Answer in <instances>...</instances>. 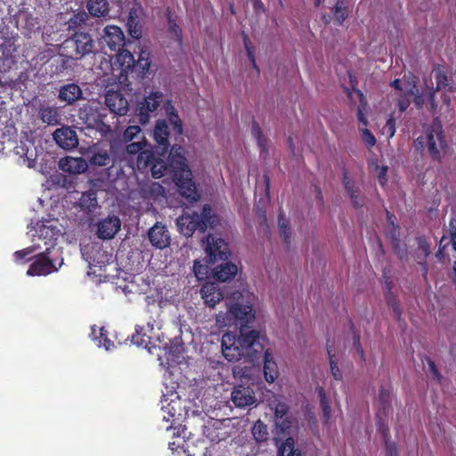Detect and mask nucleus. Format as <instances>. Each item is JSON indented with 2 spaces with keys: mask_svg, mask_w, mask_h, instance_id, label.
<instances>
[{
  "mask_svg": "<svg viewBox=\"0 0 456 456\" xmlns=\"http://www.w3.org/2000/svg\"><path fill=\"white\" fill-rule=\"evenodd\" d=\"M256 300L255 294L245 289L226 298V318L240 326L239 337L232 332H226L222 337V353L229 362H236L243 357L253 361L265 349L267 340L265 334L245 329L256 318L253 307Z\"/></svg>",
  "mask_w": 456,
  "mask_h": 456,
  "instance_id": "nucleus-1",
  "label": "nucleus"
},
{
  "mask_svg": "<svg viewBox=\"0 0 456 456\" xmlns=\"http://www.w3.org/2000/svg\"><path fill=\"white\" fill-rule=\"evenodd\" d=\"M32 245L13 253L14 261L23 264L33 260L27 275L45 276L57 272L63 265L61 247L57 240L63 234V227L56 219L37 221L28 226Z\"/></svg>",
  "mask_w": 456,
  "mask_h": 456,
  "instance_id": "nucleus-2",
  "label": "nucleus"
},
{
  "mask_svg": "<svg viewBox=\"0 0 456 456\" xmlns=\"http://www.w3.org/2000/svg\"><path fill=\"white\" fill-rule=\"evenodd\" d=\"M168 162L167 166L162 159L153 160L151 167L152 176L160 178L168 173H172L180 194L190 202L197 201L200 195L195 183L192 182L191 172L186 163L184 149L182 146L174 145L168 156Z\"/></svg>",
  "mask_w": 456,
  "mask_h": 456,
  "instance_id": "nucleus-3",
  "label": "nucleus"
},
{
  "mask_svg": "<svg viewBox=\"0 0 456 456\" xmlns=\"http://www.w3.org/2000/svg\"><path fill=\"white\" fill-rule=\"evenodd\" d=\"M162 327V321L159 319V314H157L156 317H151L147 322L146 326H136L135 333L132 336V342L138 346H143L149 353L154 354L153 350L159 349L163 352V354L158 353L159 360L165 357L169 362H174V354L168 344L166 341L164 334L160 331Z\"/></svg>",
  "mask_w": 456,
  "mask_h": 456,
  "instance_id": "nucleus-4",
  "label": "nucleus"
},
{
  "mask_svg": "<svg viewBox=\"0 0 456 456\" xmlns=\"http://www.w3.org/2000/svg\"><path fill=\"white\" fill-rule=\"evenodd\" d=\"M218 223V216L208 204L203 206L200 214L185 211L176 220L180 232L186 237H191L195 231L204 232L208 226L214 228Z\"/></svg>",
  "mask_w": 456,
  "mask_h": 456,
  "instance_id": "nucleus-5",
  "label": "nucleus"
},
{
  "mask_svg": "<svg viewBox=\"0 0 456 456\" xmlns=\"http://www.w3.org/2000/svg\"><path fill=\"white\" fill-rule=\"evenodd\" d=\"M414 146L418 151L427 149L433 159L440 160L446 147L442 126L438 122H434L424 135L415 140Z\"/></svg>",
  "mask_w": 456,
  "mask_h": 456,
  "instance_id": "nucleus-6",
  "label": "nucleus"
},
{
  "mask_svg": "<svg viewBox=\"0 0 456 456\" xmlns=\"http://www.w3.org/2000/svg\"><path fill=\"white\" fill-rule=\"evenodd\" d=\"M205 253L209 263L218 260H226L230 256V249L227 242L220 237L209 234L202 240Z\"/></svg>",
  "mask_w": 456,
  "mask_h": 456,
  "instance_id": "nucleus-7",
  "label": "nucleus"
},
{
  "mask_svg": "<svg viewBox=\"0 0 456 456\" xmlns=\"http://www.w3.org/2000/svg\"><path fill=\"white\" fill-rule=\"evenodd\" d=\"M64 46L74 51L77 58H82L93 52L94 42L88 33L77 32L64 42Z\"/></svg>",
  "mask_w": 456,
  "mask_h": 456,
  "instance_id": "nucleus-8",
  "label": "nucleus"
},
{
  "mask_svg": "<svg viewBox=\"0 0 456 456\" xmlns=\"http://www.w3.org/2000/svg\"><path fill=\"white\" fill-rule=\"evenodd\" d=\"M164 95L161 92H151L142 102H140L136 108V115L141 124H146L149 121L150 113L157 110L163 102Z\"/></svg>",
  "mask_w": 456,
  "mask_h": 456,
  "instance_id": "nucleus-9",
  "label": "nucleus"
},
{
  "mask_svg": "<svg viewBox=\"0 0 456 456\" xmlns=\"http://www.w3.org/2000/svg\"><path fill=\"white\" fill-rule=\"evenodd\" d=\"M96 235L102 240L113 239L121 228V220L116 215H109L96 224Z\"/></svg>",
  "mask_w": 456,
  "mask_h": 456,
  "instance_id": "nucleus-10",
  "label": "nucleus"
},
{
  "mask_svg": "<svg viewBox=\"0 0 456 456\" xmlns=\"http://www.w3.org/2000/svg\"><path fill=\"white\" fill-rule=\"evenodd\" d=\"M4 102L0 103V152L5 149V144L10 143L12 138L16 134V128L13 121L5 108L3 107Z\"/></svg>",
  "mask_w": 456,
  "mask_h": 456,
  "instance_id": "nucleus-11",
  "label": "nucleus"
},
{
  "mask_svg": "<svg viewBox=\"0 0 456 456\" xmlns=\"http://www.w3.org/2000/svg\"><path fill=\"white\" fill-rule=\"evenodd\" d=\"M16 156L19 157L20 165L26 166L29 168L34 167L37 158V150L33 142L26 139L20 142L13 149Z\"/></svg>",
  "mask_w": 456,
  "mask_h": 456,
  "instance_id": "nucleus-12",
  "label": "nucleus"
},
{
  "mask_svg": "<svg viewBox=\"0 0 456 456\" xmlns=\"http://www.w3.org/2000/svg\"><path fill=\"white\" fill-rule=\"evenodd\" d=\"M102 43L111 52L119 51L125 46V36L122 29L115 25L106 26L102 35Z\"/></svg>",
  "mask_w": 456,
  "mask_h": 456,
  "instance_id": "nucleus-13",
  "label": "nucleus"
},
{
  "mask_svg": "<svg viewBox=\"0 0 456 456\" xmlns=\"http://www.w3.org/2000/svg\"><path fill=\"white\" fill-rule=\"evenodd\" d=\"M170 396L171 397L168 398L166 395H164V398L161 401L163 420L167 422H171V425L169 427H167V429H169V428L172 427L173 423L175 420H179L180 417H182V408L179 396L175 395H171Z\"/></svg>",
  "mask_w": 456,
  "mask_h": 456,
  "instance_id": "nucleus-14",
  "label": "nucleus"
},
{
  "mask_svg": "<svg viewBox=\"0 0 456 456\" xmlns=\"http://www.w3.org/2000/svg\"><path fill=\"white\" fill-rule=\"evenodd\" d=\"M100 104L96 102H89L84 104L78 110V118L87 126H96L102 122L103 115L100 111Z\"/></svg>",
  "mask_w": 456,
  "mask_h": 456,
  "instance_id": "nucleus-15",
  "label": "nucleus"
},
{
  "mask_svg": "<svg viewBox=\"0 0 456 456\" xmlns=\"http://www.w3.org/2000/svg\"><path fill=\"white\" fill-rule=\"evenodd\" d=\"M233 404L238 408H245L256 404V398L252 388L245 386H237L231 394Z\"/></svg>",
  "mask_w": 456,
  "mask_h": 456,
  "instance_id": "nucleus-16",
  "label": "nucleus"
},
{
  "mask_svg": "<svg viewBox=\"0 0 456 456\" xmlns=\"http://www.w3.org/2000/svg\"><path fill=\"white\" fill-rule=\"evenodd\" d=\"M89 163L95 167H107L111 163L110 148L99 143L93 144L88 148Z\"/></svg>",
  "mask_w": 456,
  "mask_h": 456,
  "instance_id": "nucleus-17",
  "label": "nucleus"
},
{
  "mask_svg": "<svg viewBox=\"0 0 456 456\" xmlns=\"http://www.w3.org/2000/svg\"><path fill=\"white\" fill-rule=\"evenodd\" d=\"M269 405L274 410L275 426L280 428L281 432H287L291 428V421L288 417V405L279 401L276 397Z\"/></svg>",
  "mask_w": 456,
  "mask_h": 456,
  "instance_id": "nucleus-18",
  "label": "nucleus"
},
{
  "mask_svg": "<svg viewBox=\"0 0 456 456\" xmlns=\"http://www.w3.org/2000/svg\"><path fill=\"white\" fill-rule=\"evenodd\" d=\"M53 136L56 143L62 149L70 150L78 144L76 132L69 126L56 129Z\"/></svg>",
  "mask_w": 456,
  "mask_h": 456,
  "instance_id": "nucleus-19",
  "label": "nucleus"
},
{
  "mask_svg": "<svg viewBox=\"0 0 456 456\" xmlns=\"http://www.w3.org/2000/svg\"><path fill=\"white\" fill-rule=\"evenodd\" d=\"M148 237L151 245L157 248H165L170 243V235L166 225L159 223L150 229Z\"/></svg>",
  "mask_w": 456,
  "mask_h": 456,
  "instance_id": "nucleus-20",
  "label": "nucleus"
},
{
  "mask_svg": "<svg viewBox=\"0 0 456 456\" xmlns=\"http://www.w3.org/2000/svg\"><path fill=\"white\" fill-rule=\"evenodd\" d=\"M105 103L110 110L117 115H126L128 110V102L117 91H109L105 95Z\"/></svg>",
  "mask_w": 456,
  "mask_h": 456,
  "instance_id": "nucleus-21",
  "label": "nucleus"
},
{
  "mask_svg": "<svg viewBox=\"0 0 456 456\" xmlns=\"http://www.w3.org/2000/svg\"><path fill=\"white\" fill-rule=\"evenodd\" d=\"M200 295L206 305L213 308L224 298V294L218 284L208 282L202 286Z\"/></svg>",
  "mask_w": 456,
  "mask_h": 456,
  "instance_id": "nucleus-22",
  "label": "nucleus"
},
{
  "mask_svg": "<svg viewBox=\"0 0 456 456\" xmlns=\"http://www.w3.org/2000/svg\"><path fill=\"white\" fill-rule=\"evenodd\" d=\"M59 167L63 172L77 175L86 172L88 163L83 158L68 156L60 159Z\"/></svg>",
  "mask_w": 456,
  "mask_h": 456,
  "instance_id": "nucleus-23",
  "label": "nucleus"
},
{
  "mask_svg": "<svg viewBox=\"0 0 456 456\" xmlns=\"http://www.w3.org/2000/svg\"><path fill=\"white\" fill-rule=\"evenodd\" d=\"M4 65H0V99L11 95L12 90H21V84L17 79H12L11 70L6 71Z\"/></svg>",
  "mask_w": 456,
  "mask_h": 456,
  "instance_id": "nucleus-24",
  "label": "nucleus"
},
{
  "mask_svg": "<svg viewBox=\"0 0 456 456\" xmlns=\"http://www.w3.org/2000/svg\"><path fill=\"white\" fill-rule=\"evenodd\" d=\"M16 37L9 30L0 34V60L8 61L16 51Z\"/></svg>",
  "mask_w": 456,
  "mask_h": 456,
  "instance_id": "nucleus-25",
  "label": "nucleus"
},
{
  "mask_svg": "<svg viewBox=\"0 0 456 456\" xmlns=\"http://www.w3.org/2000/svg\"><path fill=\"white\" fill-rule=\"evenodd\" d=\"M82 95L83 92L80 86L72 83L61 86L58 97L60 101L64 102L67 104H72L81 99Z\"/></svg>",
  "mask_w": 456,
  "mask_h": 456,
  "instance_id": "nucleus-26",
  "label": "nucleus"
},
{
  "mask_svg": "<svg viewBox=\"0 0 456 456\" xmlns=\"http://www.w3.org/2000/svg\"><path fill=\"white\" fill-rule=\"evenodd\" d=\"M237 273L238 267L232 262H224L217 265L213 270L215 279L222 282L232 279Z\"/></svg>",
  "mask_w": 456,
  "mask_h": 456,
  "instance_id": "nucleus-27",
  "label": "nucleus"
},
{
  "mask_svg": "<svg viewBox=\"0 0 456 456\" xmlns=\"http://www.w3.org/2000/svg\"><path fill=\"white\" fill-rule=\"evenodd\" d=\"M168 135L169 132L167 121L158 120L153 131V136L159 146L162 148V153L167 152L168 149Z\"/></svg>",
  "mask_w": 456,
  "mask_h": 456,
  "instance_id": "nucleus-28",
  "label": "nucleus"
},
{
  "mask_svg": "<svg viewBox=\"0 0 456 456\" xmlns=\"http://www.w3.org/2000/svg\"><path fill=\"white\" fill-rule=\"evenodd\" d=\"M264 375L268 383H273L279 375L277 363L274 362L272 353L269 349L265 351L264 355Z\"/></svg>",
  "mask_w": 456,
  "mask_h": 456,
  "instance_id": "nucleus-29",
  "label": "nucleus"
},
{
  "mask_svg": "<svg viewBox=\"0 0 456 456\" xmlns=\"http://www.w3.org/2000/svg\"><path fill=\"white\" fill-rule=\"evenodd\" d=\"M436 94V93L435 91H428V102H429V110L433 114H436L437 112H439L441 114L448 113L451 110V108H450L451 98L445 93H443L441 95L443 103L439 106L435 99Z\"/></svg>",
  "mask_w": 456,
  "mask_h": 456,
  "instance_id": "nucleus-30",
  "label": "nucleus"
},
{
  "mask_svg": "<svg viewBox=\"0 0 456 456\" xmlns=\"http://www.w3.org/2000/svg\"><path fill=\"white\" fill-rule=\"evenodd\" d=\"M38 117L43 123L48 126H55L59 124L60 114L59 110L55 106H50L47 104L41 105L38 110Z\"/></svg>",
  "mask_w": 456,
  "mask_h": 456,
  "instance_id": "nucleus-31",
  "label": "nucleus"
},
{
  "mask_svg": "<svg viewBox=\"0 0 456 456\" xmlns=\"http://www.w3.org/2000/svg\"><path fill=\"white\" fill-rule=\"evenodd\" d=\"M90 337L98 347H103L106 351L114 347V343L107 338L106 330L102 327L92 326Z\"/></svg>",
  "mask_w": 456,
  "mask_h": 456,
  "instance_id": "nucleus-32",
  "label": "nucleus"
},
{
  "mask_svg": "<svg viewBox=\"0 0 456 456\" xmlns=\"http://www.w3.org/2000/svg\"><path fill=\"white\" fill-rule=\"evenodd\" d=\"M115 53V64H118L123 72H126L134 67L135 61L130 51L123 49V47Z\"/></svg>",
  "mask_w": 456,
  "mask_h": 456,
  "instance_id": "nucleus-33",
  "label": "nucleus"
},
{
  "mask_svg": "<svg viewBox=\"0 0 456 456\" xmlns=\"http://www.w3.org/2000/svg\"><path fill=\"white\" fill-rule=\"evenodd\" d=\"M206 436L213 443L224 441L228 436L226 428L220 422H215L211 427H207L205 430Z\"/></svg>",
  "mask_w": 456,
  "mask_h": 456,
  "instance_id": "nucleus-34",
  "label": "nucleus"
},
{
  "mask_svg": "<svg viewBox=\"0 0 456 456\" xmlns=\"http://www.w3.org/2000/svg\"><path fill=\"white\" fill-rule=\"evenodd\" d=\"M78 206L88 214L94 213L99 207L96 192L92 190L84 192L79 198Z\"/></svg>",
  "mask_w": 456,
  "mask_h": 456,
  "instance_id": "nucleus-35",
  "label": "nucleus"
},
{
  "mask_svg": "<svg viewBox=\"0 0 456 456\" xmlns=\"http://www.w3.org/2000/svg\"><path fill=\"white\" fill-rule=\"evenodd\" d=\"M86 7L92 16L98 18L106 17L110 11L107 0H88Z\"/></svg>",
  "mask_w": 456,
  "mask_h": 456,
  "instance_id": "nucleus-36",
  "label": "nucleus"
},
{
  "mask_svg": "<svg viewBox=\"0 0 456 456\" xmlns=\"http://www.w3.org/2000/svg\"><path fill=\"white\" fill-rule=\"evenodd\" d=\"M434 76L436 83V88H429V91H435L436 93L438 91L444 92H453L454 87L452 84L449 83V78L445 75V73L440 69H436L434 70Z\"/></svg>",
  "mask_w": 456,
  "mask_h": 456,
  "instance_id": "nucleus-37",
  "label": "nucleus"
},
{
  "mask_svg": "<svg viewBox=\"0 0 456 456\" xmlns=\"http://www.w3.org/2000/svg\"><path fill=\"white\" fill-rule=\"evenodd\" d=\"M13 17L10 5L0 2V34L9 30V25L13 22Z\"/></svg>",
  "mask_w": 456,
  "mask_h": 456,
  "instance_id": "nucleus-38",
  "label": "nucleus"
},
{
  "mask_svg": "<svg viewBox=\"0 0 456 456\" xmlns=\"http://www.w3.org/2000/svg\"><path fill=\"white\" fill-rule=\"evenodd\" d=\"M343 183H344V185H345V188H346L347 193L351 197V200H352V202L354 203V205L356 206V207L362 206V200L359 197L358 189L354 187V185L349 180V178L347 177L346 175H345V176H344Z\"/></svg>",
  "mask_w": 456,
  "mask_h": 456,
  "instance_id": "nucleus-39",
  "label": "nucleus"
},
{
  "mask_svg": "<svg viewBox=\"0 0 456 456\" xmlns=\"http://www.w3.org/2000/svg\"><path fill=\"white\" fill-rule=\"evenodd\" d=\"M252 435L256 442L265 441L268 437L267 427L262 421L257 420L252 428Z\"/></svg>",
  "mask_w": 456,
  "mask_h": 456,
  "instance_id": "nucleus-40",
  "label": "nucleus"
},
{
  "mask_svg": "<svg viewBox=\"0 0 456 456\" xmlns=\"http://www.w3.org/2000/svg\"><path fill=\"white\" fill-rule=\"evenodd\" d=\"M294 439L289 437L279 448L278 456H300V452L294 449Z\"/></svg>",
  "mask_w": 456,
  "mask_h": 456,
  "instance_id": "nucleus-41",
  "label": "nucleus"
},
{
  "mask_svg": "<svg viewBox=\"0 0 456 456\" xmlns=\"http://www.w3.org/2000/svg\"><path fill=\"white\" fill-rule=\"evenodd\" d=\"M166 112L168 116V120L170 124L173 126L174 130L177 134H182V122L179 118L178 115L175 111V108L172 105L167 104L166 106Z\"/></svg>",
  "mask_w": 456,
  "mask_h": 456,
  "instance_id": "nucleus-42",
  "label": "nucleus"
},
{
  "mask_svg": "<svg viewBox=\"0 0 456 456\" xmlns=\"http://www.w3.org/2000/svg\"><path fill=\"white\" fill-rule=\"evenodd\" d=\"M408 94H410L411 97H413V102L415 104V106L418 108V109H421L423 108L424 105H427L429 107V102H428V94L427 95H423V94H420L419 93V89L416 88L415 86H413L409 91H408Z\"/></svg>",
  "mask_w": 456,
  "mask_h": 456,
  "instance_id": "nucleus-43",
  "label": "nucleus"
},
{
  "mask_svg": "<svg viewBox=\"0 0 456 456\" xmlns=\"http://www.w3.org/2000/svg\"><path fill=\"white\" fill-rule=\"evenodd\" d=\"M136 18H137V9L134 7L131 8V10L129 12L128 20H127L129 34L134 38H139L141 32L136 28V26H137Z\"/></svg>",
  "mask_w": 456,
  "mask_h": 456,
  "instance_id": "nucleus-44",
  "label": "nucleus"
},
{
  "mask_svg": "<svg viewBox=\"0 0 456 456\" xmlns=\"http://www.w3.org/2000/svg\"><path fill=\"white\" fill-rule=\"evenodd\" d=\"M153 160L152 153L147 149H144L137 155V167L139 169L145 168L149 165H151Z\"/></svg>",
  "mask_w": 456,
  "mask_h": 456,
  "instance_id": "nucleus-45",
  "label": "nucleus"
},
{
  "mask_svg": "<svg viewBox=\"0 0 456 456\" xmlns=\"http://www.w3.org/2000/svg\"><path fill=\"white\" fill-rule=\"evenodd\" d=\"M318 395L320 397V404L322 410L324 422H328L330 418V407L322 387L318 388Z\"/></svg>",
  "mask_w": 456,
  "mask_h": 456,
  "instance_id": "nucleus-46",
  "label": "nucleus"
},
{
  "mask_svg": "<svg viewBox=\"0 0 456 456\" xmlns=\"http://www.w3.org/2000/svg\"><path fill=\"white\" fill-rule=\"evenodd\" d=\"M150 53L147 50H142L138 60L134 66H136L142 74H144L150 68Z\"/></svg>",
  "mask_w": 456,
  "mask_h": 456,
  "instance_id": "nucleus-47",
  "label": "nucleus"
},
{
  "mask_svg": "<svg viewBox=\"0 0 456 456\" xmlns=\"http://www.w3.org/2000/svg\"><path fill=\"white\" fill-rule=\"evenodd\" d=\"M333 13L338 24H341L345 20L347 14L344 0H338L337 2L333 9Z\"/></svg>",
  "mask_w": 456,
  "mask_h": 456,
  "instance_id": "nucleus-48",
  "label": "nucleus"
},
{
  "mask_svg": "<svg viewBox=\"0 0 456 456\" xmlns=\"http://www.w3.org/2000/svg\"><path fill=\"white\" fill-rule=\"evenodd\" d=\"M168 31L174 37L179 47H181L182 29L170 17H168Z\"/></svg>",
  "mask_w": 456,
  "mask_h": 456,
  "instance_id": "nucleus-49",
  "label": "nucleus"
},
{
  "mask_svg": "<svg viewBox=\"0 0 456 456\" xmlns=\"http://www.w3.org/2000/svg\"><path fill=\"white\" fill-rule=\"evenodd\" d=\"M193 272L198 280H202L207 276L208 268L206 265L201 264L200 260H195L193 264Z\"/></svg>",
  "mask_w": 456,
  "mask_h": 456,
  "instance_id": "nucleus-50",
  "label": "nucleus"
},
{
  "mask_svg": "<svg viewBox=\"0 0 456 456\" xmlns=\"http://www.w3.org/2000/svg\"><path fill=\"white\" fill-rule=\"evenodd\" d=\"M145 141L132 142L126 146V152L128 155H138L142 150L145 149Z\"/></svg>",
  "mask_w": 456,
  "mask_h": 456,
  "instance_id": "nucleus-51",
  "label": "nucleus"
},
{
  "mask_svg": "<svg viewBox=\"0 0 456 456\" xmlns=\"http://www.w3.org/2000/svg\"><path fill=\"white\" fill-rule=\"evenodd\" d=\"M383 134L387 135V138H392L395 133V121L393 117H390L386 125L382 128Z\"/></svg>",
  "mask_w": 456,
  "mask_h": 456,
  "instance_id": "nucleus-52",
  "label": "nucleus"
},
{
  "mask_svg": "<svg viewBox=\"0 0 456 456\" xmlns=\"http://www.w3.org/2000/svg\"><path fill=\"white\" fill-rule=\"evenodd\" d=\"M361 137L365 145L369 148L374 146L376 143L375 136L367 128L361 129Z\"/></svg>",
  "mask_w": 456,
  "mask_h": 456,
  "instance_id": "nucleus-53",
  "label": "nucleus"
},
{
  "mask_svg": "<svg viewBox=\"0 0 456 456\" xmlns=\"http://www.w3.org/2000/svg\"><path fill=\"white\" fill-rule=\"evenodd\" d=\"M288 224V220L283 216L282 214H280L278 224L281 233L286 243H289Z\"/></svg>",
  "mask_w": 456,
  "mask_h": 456,
  "instance_id": "nucleus-54",
  "label": "nucleus"
},
{
  "mask_svg": "<svg viewBox=\"0 0 456 456\" xmlns=\"http://www.w3.org/2000/svg\"><path fill=\"white\" fill-rule=\"evenodd\" d=\"M87 19V15L86 12H78L77 14H74L72 18L69 19L68 24L69 28H73L75 26L80 25L82 23H85Z\"/></svg>",
  "mask_w": 456,
  "mask_h": 456,
  "instance_id": "nucleus-55",
  "label": "nucleus"
},
{
  "mask_svg": "<svg viewBox=\"0 0 456 456\" xmlns=\"http://www.w3.org/2000/svg\"><path fill=\"white\" fill-rule=\"evenodd\" d=\"M141 128L139 126H129L124 132V139L126 141L133 140L139 133Z\"/></svg>",
  "mask_w": 456,
  "mask_h": 456,
  "instance_id": "nucleus-56",
  "label": "nucleus"
},
{
  "mask_svg": "<svg viewBox=\"0 0 456 456\" xmlns=\"http://www.w3.org/2000/svg\"><path fill=\"white\" fill-rule=\"evenodd\" d=\"M328 354L330 355V371H331V374H332V376L334 377L335 379L339 380L342 378V374H341L338 367L337 366V364L335 363V362L333 360V356L331 355V351H330V347H328Z\"/></svg>",
  "mask_w": 456,
  "mask_h": 456,
  "instance_id": "nucleus-57",
  "label": "nucleus"
},
{
  "mask_svg": "<svg viewBox=\"0 0 456 456\" xmlns=\"http://www.w3.org/2000/svg\"><path fill=\"white\" fill-rule=\"evenodd\" d=\"M244 45L247 51L248 58L250 61L252 67L255 69L256 75L259 74V69L256 66L255 56L253 53V51L251 50L249 46V43L247 37L244 38Z\"/></svg>",
  "mask_w": 456,
  "mask_h": 456,
  "instance_id": "nucleus-58",
  "label": "nucleus"
},
{
  "mask_svg": "<svg viewBox=\"0 0 456 456\" xmlns=\"http://www.w3.org/2000/svg\"><path fill=\"white\" fill-rule=\"evenodd\" d=\"M360 97H361V105L358 107V110H357V118H358L359 122H361L364 126H367V123H368L367 118L363 113V111L365 110L366 103L363 102V100H362L363 96L362 94H360Z\"/></svg>",
  "mask_w": 456,
  "mask_h": 456,
  "instance_id": "nucleus-59",
  "label": "nucleus"
},
{
  "mask_svg": "<svg viewBox=\"0 0 456 456\" xmlns=\"http://www.w3.org/2000/svg\"><path fill=\"white\" fill-rule=\"evenodd\" d=\"M377 175L379 182L381 185H385L387 183V166H381V167H376Z\"/></svg>",
  "mask_w": 456,
  "mask_h": 456,
  "instance_id": "nucleus-60",
  "label": "nucleus"
},
{
  "mask_svg": "<svg viewBox=\"0 0 456 456\" xmlns=\"http://www.w3.org/2000/svg\"><path fill=\"white\" fill-rule=\"evenodd\" d=\"M150 191L155 195H162L165 191L163 186H161L159 183H151L150 184Z\"/></svg>",
  "mask_w": 456,
  "mask_h": 456,
  "instance_id": "nucleus-61",
  "label": "nucleus"
},
{
  "mask_svg": "<svg viewBox=\"0 0 456 456\" xmlns=\"http://www.w3.org/2000/svg\"><path fill=\"white\" fill-rule=\"evenodd\" d=\"M408 96H410V94H407L403 98L398 101V107L401 112L405 111L410 105V99Z\"/></svg>",
  "mask_w": 456,
  "mask_h": 456,
  "instance_id": "nucleus-62",
  "label": "nucleus"
},
{
  "mask_svg": "<svg viewBox=\"0 0 456 456\" xmlns=\"http://www.w3.org/2000/svg\"><path fill=\"white\" fill-rule=\"evenodd\" d=\"M450 234L452 248L456 251V224L454 225L452 222L450 223Z\"/></svg>",
  "mask_w": 456,
  "mask_h": 456,
  "instance_id": "nucleus-63",
  "label": "nucleus"
},
{
  "mask_svg": "<svg viewBox=\"0 0 456 456\" xmlns=\"http://www.w3.org/2000/svg\"><path fill=\"white\" fill-rule=\"evenodd\" d=\"M252 134L256 139L258 144L261 145V130L256 123H253L252 125Z\"/></svg>",
  "mask_w": 456,
  "mask_h": 456,
  "instance_id": "nucleus-64",
  "label": "nucleus"
}]
</instances>
